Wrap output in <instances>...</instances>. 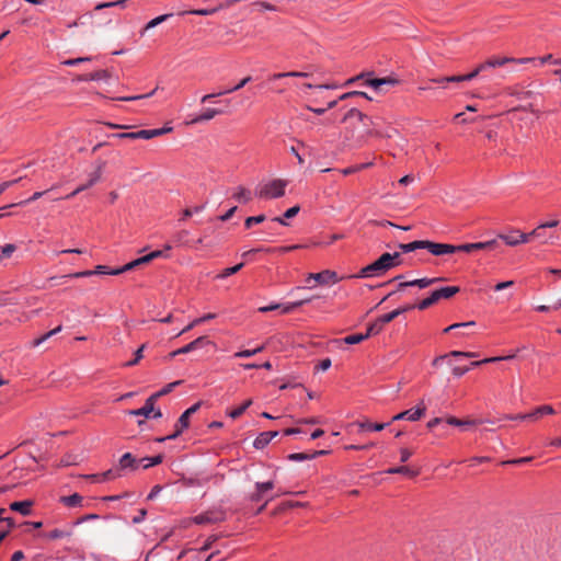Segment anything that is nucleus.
Instances as JSON below:
<instances>
[{"label": "nucleus", "instance_id": "obj_22", "mask_svg": "<svg viewBox=\"0 0 561 561\" xmlns=\"http://www.w3.org/2000/svg\"><path fill=\"white\" fill-rule=\"evenodd\" d=\"M110 78V73L106 70H99L90 75H82L78 77V81H99Z\"/></svg>", "mask_w": 561, "mask_h": 561}, {"label": "nucleus", "instance_id": "obj_56", "mask_svg": "<svg viewBox=\"0 0 561 561\" xmlns=\"http://www.w3.org/2000/svg\"><path fill=\"white\" fill-rule=\"evenodd\" d=\"M542 244H548V243H554V241L558 239L557 236H554V233H546V230L541 231V238H538Z\"/></svg>", "mask_w": 561, "mask_h": 561}, {"label": "nucleus", "instance_id": "obj_2", "mask_svg": "<svg viewBox=\"0 0 561 561\" xmlns=\"http://www.w3.org/2000/svg\"><path fill=\"white\" fill-rule=\"evenodd\" d=\"M460 288L458 286H448L434 290L430 297L423 299L416 307L420 310H425L439 301L440 299H449L454 295L458 294Z\"/></svg>", "mask_w": 561, "mask_h": 561}, {"label": "nucleus", "instance_id": "obj_42", "mask_svg": "<svg viewBox=\"0 0 561 561\" xmlns=\"http://www.w3.org/2000/svg\"><path fill=\"white\" fill-rule=\"evenodd\" d=\"M170 16H172V14H171V13H170V14H162V15H159V16H157V18H154V19H152L151 21H149V22L146 24V26H145L144 31H148V30H150V28H153V27L158 26V25H159V24H161L162 22L167 21Z\"/></svg>", "mask_w": 561, "mask_h": 561}, {"label": "nucleus", "instance_id": "obj_20", "mask_svg": "<svg viewBox=\"0 0 561 561\" xmlns=\"http://www.w3.org/2000/svg\"><path fill=\"white\" fill-rule=\"evenodd\" d=\"M447 357H466V358H471V357H476V353H472V352H461V351H453V352H450L448 354L435 357L432 364L434 366H437L444 359H446Z\"/></svg>", "mask_w": 561, "mask_h": 561}, {"label": "nucleus", "instance_id": "obj_38", "mask_svg": "<svg viewBox=\"0 0 561 561\" xmlns=\"http://www.w3.org/2000/svg\"><path fill=\"white\" fill-rule=\"evenodd\" d=\"M188 234L190 232L187 230H181L179 232H176L174 234V241L176 242V244L179 245H185V247H190L191 245V242L188 241Z\"/></svg>", "mask_w": 561, "mask_h": 561}, {"label": "nucleus", "instance_id": "obj_30", "mask_svg": "<svg viewBox=\"0 0 561 561\" xmlns=\"http://www.w3.org/2000/svg\"><path fill=\"white\" fill-rule=\"evenodd\" d=\"M443 280L442 277H435V278H420L409 282V285L411 286H417L420 288H426L431 286L432 284H435L437 282Z\"/></svg>", "mask_w": 561, "mask_h": 561}, {"label": "nucleus", "instance_id": "obj_52", "mask_svg": "<svg viewBox=\"0 0 561 561\" xmlns=\"http://www.w3.org/2000/svg\"><path fill=\"white\" fill-rule=\"evenodd\" d=\"M446 422L449 424V425H454V426H462V425H469V424H474L476 422L474 421H461L455 416H449L446 419Z\"/></svg>", "mask_w": 561, "mask_h": 561}, {"label": "nucleus", "instance_id": "obj_47", "mask_svg": "<svg viewBox=\"0 0 561 561\" xmlns=\"http://www.w3.org/2000/svg\"><path fill=\"white\" fill-rule=\"evenodd\" d=\"M242 267H243V263L237 264V265H234V266H232V267H227V268H225V270H224V271L218 275V277H219V278H226V277H228V276H231V275H233V274L238 273Z\"/></svg>", "mask_w": 561, "mask_h": 561}, {"label": "nucleus", "instance_id": "obj_4", "mask_svg": "<svg viewBox=\"0 0 561 561\" xmlns=\"http://www.w3.org/2000/svg\"><path fill=\"white\" fill-rule=\"evenodd\" d=\"M286 185L287 182L284 180H273L261 187L259 196L266 199L282 197L285 194Z\"/></svg>", "mask_w": 561, "mask_h": 561}, {"label": "nucleus", "instance_id": "obj_57", "mask_svg": "<svg viewBox=\"0 0 561 561\" xmlns=\"http://www.w3.org/2000/svg\"><path fill=\"white\" fill-rule=\"evenodd\" d=\"M432 81L436 82V83L461 82V77L460 76L443 77V78L432 79Z\"/></svg>", "mask_w": 561, "mask_h": 561}, {"label": "nucleus", "instance_id": "obj_29", "mask_svg": "<svg viewBox=\"0 0 561 561\" xmlns=\"http://www.w3.org/2000/svg\"><path fill=\"white\" fill-rule=\"evenodd\" d=\"M514 357H515V354H511L507 356L489 357V358H484L482 360L472 362L469 367L471 368V367H478V366H480L482 364H486V363H496L500 360H508V359H513Z\"/></svg>", "mask_w": 561, "mask_h": 561}, {"label": "nucleus", "instance_id": "obj_43", "mask_svg": "<svg viewBox=\"0 0 561 561\" xmlns=\"http://www.w3.org/2000/svg\"><path fill=\"white\" fill-rule=\"evenodd\" d=\"M61 331V325L50 330L49 332L45 333L44 335H42L41 337L36 339L33 341V346H38L41 345L42 343H44L45 341H47L49 337H51L53 335L59 333Z\"/></svg>", "mask_w": 561, "mask_h": 561}, {"label": "nucleus", "instance_id": "obj_39", "mask_svg": "<svg viewBox=\"0 0 561 561\" xmlns=\"http://www.w3.org/2000/svg\"><path fill=\"white\" fill-rule=\"evenodd\" d=\"M252 404V400L251 399H248L247 401L243 402L242 405L231 410L228 414L230 417L232 419H238L239 416H241L244 411Z\"/></svg>", "mask_w": 561, "mask_h": 561}, {"label": "nucleus", "instance_id": "obj_15", "mask_svg": "<svg viewBox=\"0 0 561 561\" xmlns=\"http://www.w3.org/2000/svg\"><path fill=\"white\" fill-rule=\"evenodd\" d=\"M398 83V80L394 78L386 77V78H375V79H367L365 81V84L368 87L374 88L376 91H382L383 85H396Z\"/></svg>", "mask_w": 561, "mask_h": 561}, {"label": "nucleus", "instance_id": "obj_21", "mask_svg": "<svg viewBox=\"0 0 561 561\" xmlns=\"http://www.w3.org/2000/svg\"><path fill=\"white\" fill-rule=\"evenodd\" d=\"M32 505H33L32 501L13 502L10 504V508L12 511L21 513L24 516H27L31 514Z\"/></svg>", "mask_w": 561, "mask_h": 561}, {"label": "nucleus", "instance_id": "obj_8", "mask_svg": "<svg viewBox=\"0 0 561 561\" xmlns=\"http://www.w3.org/2000/svg\"><path fill=\"white\" fill-rule=\"evenodd\" d=\"M425 411H426V407L424 405V402L421 401L417 404L416 409L403 411V412L394 415L392 417V421L408 420V421L415 422V421L420 420L425 414Z\"/></svg>", "mask_w": 561, "mask_h": 561}, {"label": "nucleus", "instance_id": "obj_13", "mask_svg": "<svg viewBox=\"0 0 561 561\" xmlns=\"http://www.w3.org/2000/svg\"><path fill=\"white\" fill-rule=\"evenodd\" d=\"M156 400L151 396L146 400L145 405L140 409L129 410L128 414L134 416H145L150 417L151 413L154 411Z\"/></svg>", "mask_w": 561, "mask_h": 561}, {"label": "nucleus", "instance_id": "obj_28", "mask_svg": "<svg viewBox=\"0 0 561 561\" xmlns=\"http://www.w3.org/2000/svg\"><path fill=\"white\" fill-rule=\"evenodd\" d=\"M105 165V162L104 161H101L99 164H98V168L96 170L90 174V179L88 182H84L83 185H88V188L93 186L95 183H98L101 179V174H102V170Z\"/></svg>", "mask_w": 561, "mask_h": 561}, {"label": "nucleus", "instance_id": "obj_10", "mask_svg": "<svg viewBox=\"0 0 561 561\" xmlns=\"http://www.w3.org/2000/svg\"><path fill=\"white\" fill-rule=\"evenodd\" d=\"M162 256H165L163 251H161V250L152 251V252H150L147 255H144V256L139 257V259H136V260L125 264L124 266H122L121 271H131V270H134L135 267H137L139 265L148 264L152 260L158 259V257H162Z\"/></svg>", "mask_w": 561, "mask_h": 561}, {"label": "nucleus", "instance_id": "obj_9", "mask_svg": "<svg viewBox=\"0 0 561 561\" xmlns=\"http://www.w3.org/2000/svg\"><path fill=\"white\" fill-rule=\"evenodd\" d=\"M431 254L440 256L445 254L455 253V245L448 243H436L430 240H425V248Z\"/></svg>", "mask_w": 561, "mask_h": 561}, {"label": "nucleus", "instance_id": "obj_48", "mask_svg": "<svg viewBox=\"0 0 561 561\" xmlns=\"http://www.w3.org/2000/svg\"><path fill=\"white\" fill-rule=\"evenodd\" d=\"M366 339H367V335L358 333V334L347 335L346 337H344L343 341L346 344H357V343L365 341Z\"/></svg>", "mask_w": 561, "mask_h": 561}, {"label": "nucleus", "instance_id": "obj_40", "mask_svg": "<svg viewBox=\"0 0 561 561\" xmlns=\"http://www.w3.org/2000/svg\"><path fill=\"white\" fill-rule=\"evenodd\" d=\"M48 191H44V192H35L28 199H25V201H22L20 203H13V204H10L5 207H3L2 209H5V208H11V207H15V206H23V205H26L28 204L30 202H34V201H37L38 198H41L43 195H45Z\"/></svg>", "mask_w": 561, "mask_h": 561}, {"label": "nucleus", "instance_id": "obj_60", "mask_svg": "<svg viewBox=\"0 0 561 561\" xmlns=\"http://www.w3.org/2000/svg\"><path fill=\"white\" fill-rule=\"evenodd\" d=\"M250 81H251V77H245L237 85H234L231 89L226 90L225 92L227 94V93H231V92L238 91L241 88H243L247 83H249Z\"/></svg>", "mask_w": 561, "mask_h": 561}, {"label": "nucleus", "instance_id": "obj_1", "mask_svg": "<svg viewBox=\"0 0 561 561\" xmlns=\"http://www.w3.org/2000/svg\"><path fill=\"white\" fill-rule=\"evenodd\" d=\"M399 257L400 253L398 252L393 254L383 253L378 260L363 267L357 276L363 278L380 276L385 272L398 265L399 262H396V260Z\"/></svg>", "mask_w": 561, "mask_h": 561}, {"label": "nucleus", "instance_id": "obj_61", "mask_svg": "<svg viewBox=\"0 0 561 561\" xmlns=\"http://www.w3.org/2000/svg\"><path fill=\"white\" fill-rule=\"evenodd\" d=\"M533 460V457H523V458H518V459H513V460H507V461H504L503 465H523V463H528Z\"/></svg>", "mask_w": 561, "mask_h": 561}, {"label": "nucleus", "instance_id": "obj_7", "mask_svg": "<svg viewBox=\"0 0 561 561\" xmlns=\"http://www.w3.org/2000/svg\"><path fill=\"white\" fill-rule=\"evenodd\" d=\"M311 280H314L316 283L320 285H329V284H335L339 282L337 275L335 272L330 270H324L320 273H310L308 274L306 278V283L310 284Z\"/></svg>", "mask_w": 561, "mask_h": 561}, {"label": "nucleus", "instance_id": "obj_14", "mask_svg": "<svg viewBox=\"0 0 561 561\" xmlns=\"http://www.w3.org/2000/svg\"><path fill=\"white\" fill-rule=\"evenodd\" d=\"M157 134L159 131H148L147 129H142L139 131H131V133H121L116 134L115 136L122 139H151L153 137H157Z\"/></svg>", "mask_w": 561, "mask_h": 561}, {"label": "nucleus", "instance_id": "obj_63", "mask_svg": "<svg viewBox=\"0 0 561 561\" xmlns=\"http://www.w3.org/2000/svg\"><path fill=\"white\" fill-rule=\"evenodd\" d=\"M300 210V207L298 205L290 207L284 213V218L290 219L294 218Z\"/></svg>", "mask_w": 561, "mask_h": 561}, {"label": "nucleus", "instance_id": "obj_37", "mask_svg": "<svg viewBox=\"0 0 561 561\" xmlns=\"http://www.w3.org/2000/svg\"><path fill=\"white\" fill-rule=\"evenodd\" d=\"M233 197L241 203H248L251 199V193L249 190L240 186L237 192L233 194Z\"/></svg>", "mask_w": 561, "mask_h": 561}, {"label": "nucleus", "instance_id": "obj_45", "mask_svg": "<svg viewBox=\"0 0 561 561\" xmlns=\"http://www.w3.org/2000/svg\"><path fill=\"white\" fill-rule=\"evenodd\" d=\"M496 244L495 240H490L486 242H476L471 243L472 252L477 250H486V249H493Z\"/></svg>", "mask_w": 561, "mask_h": 561}, {"label": "nucleus", "instance_id": "obj_18", "mask_svg": "<svg viewBox=\"0 0 561 561\" xmlns=\"http://www.w3.org/2000/svg\"><path fill=\"white\" fill-rule=\"evenodd\" d=\"M222 114L221 110L218 108H206L202 114L192 118L188 124H197L213 119L215 116Z\"/></svg>", "mask_w": 561, "mask_h": 561}, {"label": "nucleus", "instance_id": "obj_53", "mask_svg": "<svg viewBox=\"0 0 561 561\" xmlns=\"http://www.w3.org/2000/svg\"><path fill=\"white\" fill-rule=\"evenodd\" d=\"M265 220V216L264 215H259V216H253V217H248L244 221V225L247 228H251L252 225L254 224H261Z\"/></svg>", "mask_w": 561, "mask_h": 561}, {"label": "nucleus", "instance_id": "obj_58", "mask_svg": "<svg viewBox=\"0 0 561 561\" xmlns=\"http://www.w3.org/2000/svg\"><path fill=\"white\" fill-rule=\"evenodd\" d=\"M217 8H214V9H197V10H190V11H186V13H190V14H196V15H210L215 12H217Z\"/></svg>", "mask_w": 561, "mask_h": 561}, {"label": "nucleus", "instance_id": "obj_12", "mask_svg": "<svg viewBox=\"0 0 561 561\" xmlns=\"http://www.w3.org/2000/svg\"><path fill=\"white\" fill-rule=\"evenodd\" d=\"M274 488L273 481L267 482H256L255 483V491L250 495V500L252 502H260L266 492L272 490Z\"/></svg>", "mask_w": 561, "mask_h": 561}, {"label": "nucleus", "instance_id": "obj_35", "mask_svg": "<svg viewBox=\"0 0 561 561\" xmlns=\"http://www.w3.org/2000/svg\"><path fill=\"white\" fill-rule=\"evenodd\" d=\"M182 380L173 381L164 386L160 391L151 394L152 398L157 401L160 397L170 393L176 386L181 385Z\"/></svg>", "mask_w": 561, "mask_h": 561}, {"label": "nucleus", "instance_id": "obj_31", "mask_svg": "<svg viewBox=\"0 0 561 561\" xmlns=\"http://www.w3.org/2000/svg\"><path fill=\"white\" fill-rule=\"evenodd\" d=\"M386 472L389 474H397V473L407 474L409 477H415L419 474L417 471L412 470L407 466L393 467V468L388 469Z\"/></svg>", "mask_w": 561, "mask_h": 561}, {"label": "nucleus", "instance_id": "obj_49", "mask_svg": "<svg viewBox=\"0 0 561 561\" xmlns=\"http://www.w3.org/2000/svg\"><path fill=\"white\" fill-rule=\"evenodd\" d=\"M398 316H400V311H397V310H393L389 313H386L381 317H379L377 320L382 324H387L389 322H391L392 320H394Z\"/></svg>", "mask_w": 561, "mask_h": 561}, {"label": "nucleus", "instance_id": "obj_16", "mask_svg": "<svg viewBox=\"0 0 561 561\" xmlns=\"http://www.w3.org/2000/svg\"><path fill=\"white\" fill-rule=\"evenodd\" d=\"M513 60V57H491L478 66V70L504 66Z\"/></svg>", "mask_w": 561, "mask_h": 561}, {"label": "nucleus", "instance_id": "obj_41", "mask_svg": "<svg viewBox=\"0 0 561 561\" xmlns=\"http://www.w3.org/2000/svg\"><path fill=\"white\" fill-rule=\"evenodd\" d=\"M388 424L387 423H370L369 421L358 423L362 430L382 431Z\"/></svg>", "mask_w": 561, "mask_h": 561}, {"label": "nucleus", "instance_id": "obj_55", "mask_svg": "<svg viewBox=\"0 0 561 561\" xmlns=\"http://www.w3.org/2000/svg\"><path fill=\"white\" fill-rule=\"evenodd\" d=\"M146 347V344H142L136 352H135V358L130 362H127L125 366H134L136 365L141 358H142V352Z\"/></svg>", "mask_w": 561, "mask_h": 561}, {"label": "nucleus", "instance_id": "obj_51", "mask_svg": "<svg viewBox=\"0 0 561 561\" xmlns=\"http://www.w3.org/2000/svg\"><path fill=\"white\" fill-rule=\"evenodd\" d=\"M204 209V205L202 206H195L193 208H186L183 210L182 217L180 220H185L188 217H191L193 214H197Z\"/></svg>", "mask_w": 561, "mask_h": 561}, {"label": "nucleus", "instance_id": "obj_54", "mask_svg": "<svg viewBox=\"0 0 561 561\" xmlns=\"http://www.w3.org/2000/svg\"><path fill=\"white\" fill-rule=\"evenodd\" d=\"M357 117L359 121H364V118H367V115L363 114L357 108H351L347 114L345 115L344 119Z\"/></svg>", "mask_w": 561, "mask_h": 561}, {"label": "nucleus", "instance_id": "obj_23", "mask_svg": "<svg viewBox=\"0 0 561 561\" xmlns=\"http://www.w3.org/2000/svg\"><path fill=\"white\" fill-rule=\"evenodd\" d=\"M559 225L558 219L549 220L546 222H542L538 225L533 231H530V234H533V238H541V231L550 228H556Z\"/></svg>", "mask_w": 561, "mask_h": 561}, {"label": "nucleus", "instance_id": "obj_5", "mask_svg": "<svg viewBox=\"0 0 561 561\" xmlns=\"http://www.w3.org/2000/svg\"><path fill=\"white\" fill-rule=\"evenodd\" d=\"M530 238H533V234L525 233L516 228H510L507 232L500 233L499 239L504 241L510 247H517L519 244H524L529 242Z\"/></svg>", "mask_w": 561, "mask_h": 561}, {"label": "nucleus", "instance_id": "obj_50", "mask_svg": "<svg viewBox=\"0 0 561 561\" xmlns=\"http://www.w3.org/2000/svg\"><path fill=\"white\" fill-rule=\"evenodd\" d=\"M221 536L220 535H210L206 541L204 542V545L199 548V551L204 552V551H207L209 550L213 545L220 538Z\"/></svg>", "mask_w": 561, "mask_h": 561}, {"label": "nucleus", "instance_id": "obj_62", "mask_svg": "<svg viewBox=\"0 0 561 561\" xmlns=\"http://www.w3.org/2000/svg\"><path fill=\"white\" fill-rule=\"evenodd\" d=\"M92 275H94L93 271H82V272L71 273L69 275H66L65 277L81 278V277H89Z\"/></svg>", "mask_w": 561, "mask_h": 561}, {"label": "nucleus", "instance_id": "obj_19", "mask_svg": "<svg viewBox=\"0 0 561 561\" xmlns=\"http://www.w3.org/2000/svg\"><path fill=\"white\" fill-rule=\"evenodd\" d=\"M327 454H329L328 450H317V451H313L312 454L295 453V454H290L288 456V459L291 460V461H302V460L314 459L318 456H323V455H327Z\"/></svg>", "mask_w": 561, "mask_h": 561}, {"label": "nucleus", "instance_id": "obj_25", "mask_svg": "<svg viewBox=\"0 0 561 561\" xmlns=\"http://www.w3.org/2000/svg\"><path fill=\"white\" fill-rule=\"evenodd\" d=\"M398 247L402 252L409 253V252L415 251L417 249H424L425 240H417V241H413L410 243H400Z\"/></svg>", "mask_w": 561, "mask_h": 561}, {"label": "nucleus", "instance_id": "obj_36", "mask_svg": "<svg viewBox=\"0 0 561 561\" xmlns=\"http://www.w3.org/2000/svg\"><path fill=\"white\" fill-rule=\"evenodd\" d=\"M119 268L108 270L105 265H98L95 270H93L94 275H102V274H108V275H119L122 273H125L126 271H121Z\"/></svg>", "mask_w": 561, "mask_h": 561}, {"label": "nucleus", "instance_id": "obj_6", "mask_svg": "<svg viewBox=\"0 0 561 561\" xmlns=\"http://www.w3.org/2000/svg\"><path fill=\"white\" fill-rule=\"evenodd\" d=\"M226 519V514L221 510H210L192 518L197 525L217 524Z\"/></svg>", "mask_w": 561, "mask_h": 561}, {"label": "nucleus", "instance_id": "obj_34", "mask_svg": "<svg viewBox=\"0 0 561 561\" xmlns=\"http://www.w3.org/2000/svg\"><path fill=\"white\" fill-rule=\"evenodd\" d=\"M61 502L69 507L79 506L82 502V496L78 493H75L69 496H62Z\"/></svg>", "mask_w": 561, "mask_h": 561}, {"label": "nucleus", "instance_id": "obj_46", "mask_svg": "<svg viewBox=\"0 0 561 561\" xmlns=\"http://www.w3.org/2000/svg\"><path fill=\"white\" fill-rule=\"evenodd\" d=\"M382 328H383V325L376 319L375 322H373L371 324L368 325L367 332L365 333V335H367V339L371 335H376L379 332H381Z\"/></svg>", "mask_w": 561, "mask_h": 561}, {"label": "nucleus", "instance_id": "obj_3", "mask_svg": "<svg viewBox=\"0 0 561 561\" xmlns=\"http://www.w3.org/2000/svg\"><path fill=\"white\" fill-rule=\"evenodd\" d=\"M202 402H197L193 404L191 408H188L186 411L182 413V415L179 417L176 424H175V431L171 435L167 437L158 438V442H164L167 439H175L178 438L184 430H186L190 426V417L198 411L201 408Z\"/></svg>", "mask_w": 561, "mask_h": 561}, {"label": "nucleus", "instance_id": "obj_11", "mask_svg": "<svg viewBox=\"0 0 561 561\" xmlns=\"http://www.w3.org/2000/svg\"><path fill=\"white\" fill-rule=\"evenodd\" d=\"M210 342L207 340L206 336H199L196 340L192 341L191 343L186 344L185 346L172 352L170 354V357H175L180 354H187L198 347L204 346L205 344H209Z\"/></svg>", "mask_w": 561, "mask_h": 561}, {"label": "nucleus", "instance_id": "obj_32", "mask_svg": "<svg viewBox=\"0 0 561 561\" xmlns=\"http://www.w3.org/2000/svg\"><path fill=\"white\" fill-rule=\"evenodd\" d=\"M45 536L50 540H56V539H61V538H66V537H71L72 530L54 529V530L45 534Z\"/></svg>", "mask_w": 561, "mask_h": 561}, {"label": "nucleus", "instance_id": "obj_59", "mask_svg": "<svg viewBox=\"0 0 561 561\" xmlns=\"http://www.w3.org/2000/svg\"><path fill=\"white\" fill-rule=\"evenodd\" d=\"M476 324L474 321H469V322H462V323H454L449 327H447L445 330H444V333H447L449 331H453L454 329H457V328H463V327H473Z\"/></svg>", "mask_w": 561, "mask_h": 561}, {"label": "nucleus", "instance_id": "obj_33", "mask_svg": "<svg viewBox=\"0 0 561 561\" xmlns=\"http://www.w3.org/2000/svg\"><path fill=\"white\" fill-rule=\"evenodd\" d=\"M311 301V298H306V299H302V300H298V301H294V302H290V304H287V305H282L280 309H282V313H290L293 312L295 309L304 306L305 304H308Z\"/></svg>", "mask_w": 561, "mask_h": 561}, {"label": "nucleus", "instance_id": "obj_26", "mask_svg": "<svg viewBox=\"0 0 561 561\" xmlns=\"http://www.w3.org/2000/svg\"><path fill=\"white\" fill-rule=\"evenodd\" d=\"M137 466L138 465L136 462V459L134 458V456L130 453L124 454L119 459V468L121 469H126V468L136 469Z\"/></svg>", "mask_w": 561, "mask_h": 561}, {"label": "nucleus", "instance_id": "obj_64", "mask_svg": "<svg viewBox=\"0 0 561 561\" xmlns=\"http://www.w3.org/2000/svg\"><path fill=\"white\" fill-rule=\"evenodd\" d=\"M470 367H461V366H454L453 367V375L455 377H461L462 375H465L467 371H469Z\"/></svg>", "mask_w": 561, "mask_h": 561}, {"label": "nucleus", "instance_id": "obj_17", "mask_svg": "<svg viewBox=\"0 0 561 561\" xmlns=\"http://www.w3.org/2000/svg\"><path fill=\"white\" fill-rule=\"evenodd\" d=\"M278 435L277 431L262 432L253 442V446L256 449H262Z\"/></svg>", "mask_w": 561, "mask_h": 561}, {"label": "nucleus", "instance_id": "obj_27", "mask_svg": "<svg viewBox=\"0 0 561 561\" xmlns=\"http://www.w3.org/2000/svg\"><path fill=\"white\" fill-rule=\"evenodd\" d=\"M117 477H119V473H117L114 470H107V471L103 472L102 474L88 476L89 479H92L93 481H96V482L114 480Z\"/></svg>", "mask_w": 561, "mask_h": 561}, {"label": "nucleus", "instance_id": "obj_44", "mask_svg": "<svg viewBox=\"0 0 561 561\" xmlns=\"http://www.w3.org/2000/svg\"><path fill=\"white\" fill-rule=\"evenodd\" d=\"M163 457L161 455L154 456V457H145L141 459V462H144L142 467L144 469H148L152 466H157L162 462Z\"/></svg>", "mask_w": 561, "mask_h": 561}, {"label": "nucleus", "instance_id": "obj_24", "mask_svg": "<svg viewBox=\"0 0 561 561\" xmlns=\"http://www.w3.org/2000/svg\"><path fill=\"white\" fill-rule=\"evenodd\" d=\"M545 414H547V415L554 414L553 408L548 404L538 407L533 412L528 413V416L531 417V421H536V420H538L539 416L545 415Z\"/></svg>", "mask_w": 561, "mask_h": 561}]
</instances>
